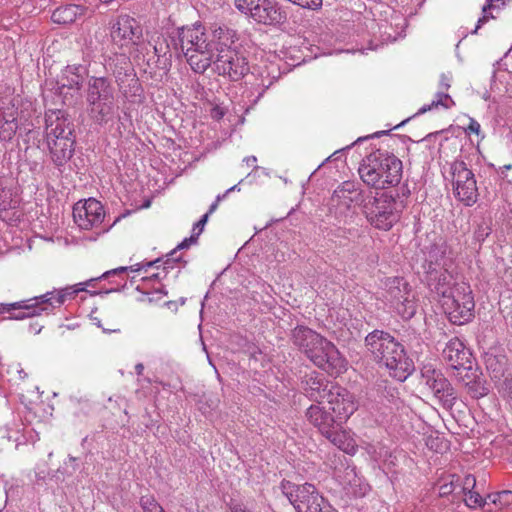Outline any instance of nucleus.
I'll return each mask as SVG.
<instances>
[{"label": "nucleus", "mask_w": 512, "mask_h": 512, "mask_svg": "<svg viewBox=\"0 0 512 512\" xmlns=\"http://www.w3.org/2000/svg\"><path fill=\"white\" fill-rule=\"evenodd\" d=\"M139 504L143 512H165L155 497L150 494L141 496Z\"/></svg>", "instance_id": "nucleus-41"}, {"label": "nucleus", "mask_w": 512, "mask_h": 512, "mask_svg": "<svg viewBox=\"0 0 512 512\" xmlns=\"http://www.w3.org/2000/svg\"><path fill=\"white\" fill-rule=\"evenodd\" d=\"M405 121L401 122L399 125L395 126L394 128H398L401 125H404Z\"/></svg>", "instance_id": "nucleus-63"}, {"label": "nucleus", "mask_w": 512, "mask_h": 512, "mask_svg": "<svg viewBox=\"0 0 512 512\" xmlns=\"http://www.w3.org/2000/svg\"><path fill=\"white\" fill-rule=\"evenodd\" d=\"M82 283L53 289L44 294L12 303H0V313H11L8 319L24 320L27 318L52 315L67 300L73 299L79 292L84 291Z\"/></svg>", "instance_id": "nucleus-4"}, {"label": "nucleus", "mask_w": 512, "mask_h": 512, "mask_svg": "<svg viewBox=\"0 0 512 512\" xmlns=\"http://www.w3.org/2000/svg\"><path fill=\"white\" fill-rule=\"evenodd\" d=\"M100 1H101V2H103V3H109V2H111L112 0H100Z\"/></svg>", "instance_id": "nucleus-62"}, {"label": "nucleus", "mask_w": 512, "mask_h": 512, "mask_svg": "<svg viewBox=\"0 0 512 512\" xmlns=\"http://www.w3.org/2000/svg\"><path fill=\"white\" fill-rule=\"evenodd\" d=\"M365 344L373 358L384 365L389 375L397 381H405L414 371V362L403 345L392 335L374 330L365 338Z\"/></svg>", "instance_id": "nucleus-3"}, {"label": "nucleus", "mask_w": 512, "mask_h": 512, "mask_svg": "<svg viewBox=\"0 0 512 512\" xmlns=\"http://www.w3.org/2000/svg\"><path fill=\"white\" fill-rule=\"evenodd\" d=\"M85 98L88 115L95 123L104 125L113 121L117 116L115 89L109 78L89 77Z\"/></svg>", "instance_id": "nucleus-8"}, {"label": "nucleus", "mask_w": 512, "mask_h": 512, "mask_svg": "<svg viewBox=\"0 0 512 512\" xmlns=\"http://www.w3.org/2000/svg\"><path fill=\"white\" fill-rule=\"evenodd\" d=\"M226 195H227L226 193H225V194H223V195H218V196L216 197V200H215V201H217V203H219V202H220V201H221V200H222Z\"/></svg>", "instance_id": "nucleus-59"}, {"label": "nucleus", "mask_w": 512, "mask_h": 512, "mask_svg": "<svg viewBox=\"0 0 512 512\" xmlns=\"http://www.w3.org/2000/svg\"><path fill=\"white\" fill-rule=\"evenodd\" d=\"M386 133H387L386 131H378V132H375L374 134H372V135H368V136H366V137H359V138L355 141V143H359V142H362V141H364V140H366V139H370V138H379V137H381L382 135H385Z\"/></svg>", "instance_id": "nucleus-51"}, {"label": "nucleus", "mask_w": 512, "mask_h": 512, "mask_svg": "<svg viewBox=\"0 0 512 512\" xmlns=\"http://www.w3.org/2000/svg\"><path fill=\"white\" fill-rule=\"evenodd\" d=\"M476 479L473 475H467L463 482V491L465 494V503L471 508L481 507L488 505L487 497L483 498L478 492L474 490Z\"/></svg>", "instance_id": "nucleus-35"}, {"label": "nucleus", "mask_w": 512, "mask_h": 512, "mask_svg": "<svg viewBox=\"0 0 512 512\" xmlns=\"http://www.w3.org/2000/svg\"><path fill=\"white\" fill-rule=\"evenodd\" d=\"M452 491H453L452 483H450V484H443V485L440 486V494L441 495L450 494Z\"/></svg>", "instance_id": "nucleus-52"}, {"label": "nucleus", "mask_w": 512, "mask_h": 512, "mask_svg": "<svg viewBox=\"0 0 512 512\" xmlns=\"http://www.w3.org/2000/svg\"><path fill=\"white\" fill-rule=\"evenodd\" d=\"M197 239L198 238L196 236H194L193 234H191V236L189 238H185L180 244H178V246L173 251L170 252L169 255H167V258L165 261L158 258V259L151 260V261L139 262V263H136L129 267L121 266V267L106 271L105 273L102 274V276L100 278L102 279V278H108L112 275L113 276L121 275L127 271H132V272H142L143 271L144 273H147L150 268H156L158 270V269H160V267L163 268V271L165 273H168L170 269H173V263L180 261L181 257L178 255V250L186 249L190 245L195 244L197 242Z\"/></svg>", "instance_id": "nucleus-19"}, {"label": "nucleus", "mask_w": 512, "mask_h": 512, "mask_svg": "<svg viewBox=\"0 0 512 512\" xmlns=\"http://www.w3.org/2000/svg\"><path fill=\"white\" fill-rule=\"evenodd\" d=\"M218 45L214 50L212 70L219 76L231 81L241 80L250 71L247 57L235 45V32L230 29H220Z\"/></svg>", "instance_id": "nucleus-6"}, {"label": "nucleus", "mask_w": 512, "mask_h": 512, "mask_svg": "<svg viewBox=\"0 0 512 512\" xmlns=\"http://www.w3.org/2000/svg\"><path fill=\"white\" fill-rule=\"evenodd\" d=\"M252 74L256 77V82L254 83L255 88L261 90L258 91L257 97L253 100V104H256L264 91L279 78L280 71L277 65L271 63L254 68Z\"/></svg>", "instance_id": "nucleus-28"}, {"label": "nucleus", "mask_w": 512, "mask_h": 512, "mask_svg": "<svg viewBox=\"0 0 512 512\" xmlns=\"http://www.w3.org/2000/svg\"><path fill=\"white\" fill-rule=\"evenodd\" d=\"M472 354L463 341L457 337L450 339L443 349L444 360L456 370L471 369Z\"/></svg>", "instance_id": "nucleus-24"}, {"label": "nucleus", "mask_w": 512, "mask_h": 512, "mask_svg": "<svg viewBox=\"0 0 512 512\" xmlns=\"http://www.w3.org/2000/svg\"><path fill=\"white\" fill-rule=\"evenodd\" d=\"M88 68L82 64L68 65L62 71L61 86L80 90L83 78L87 76Z\"/></svg>", "instance_id": "nucleus-33"}, {"label": "nucleus", "mask_w": 512, "mask_h": 512, "mask_svg": "<svg viewBox=\"0 0 512 512\" xmlns=\"http://www.w3.org/2000/svg\"><path fill=\"white\" fill-rule=\"evenodd\" d=\"M18 129L17 112L11 109L8 113H3L0 125V141H10L15 136Z\"/></svg>", "instance_id": "nucleus-36"}, {"label": "nucleus", "mask_w": 512, "mask_h": 512, "mask_svg": "<svg viewBox=\"0 0 512 512\" xmlns=\"http://www.w3.org/2000/svg\"><path fill=\"white\" fill-rule=\"evenodd\" d=\"M45 141L53 164L61 169L74 153V125L66 111L51 109L45 113Z\"/></svg>", "instance_id": "nucleus-5"}, {"label": "nucleus", "mask_w": 512, "mask_h": 512, "mask_svg": "<svg viewBox=\"0 0 512 512\" xmlns=\"http://www.w3.org/2000/svg\"><path fill=\"white\" fill-rule=\"evenodd\" d=\"M473 397L479 398L487 394V389L484 386L477 385V388L472 391Z\"/></svg>", "instance_id": "nucleus-50"}, {"label": "nucleus", "mask_w": 512, "mask_h": 512, "mask_svg": "<svg viewBox=\"0 0 512 512\" xmlns=\"http://www.w3.org/2000/svg\"><path fill=\"white\" fill-rule=\"evenodd\" d=\"M380 13L385 14V18L376 21L369 19L366 23L368 33L372 35L373 40L370 41L371 49H377L378 44L374 41L379 40L382 44L391 43L405 36L407 20L405 16L390 7H385Z\"/></svg>", "instance_id": "nucleus-13"}, {"label": "nucleus", "mask_w": 512, "mask_h": 512, "mask_svg": "<svg viewBox=\"0 0 512 512\" xmlns=\"http://www.w3.org/2000/svg\"><path fill=\"white\" fill-rule=\"evenodd\" d=\"M449 166L455 197L465 206H472L478 199L474 173L463 160L456 159Z\"/></svg>", "instance_id": "nucleus-15"}, {"label": "nucleus", "mask_w": 512, "mask_h": 512, "mask_svg": "<svg viewBox=\"0 0 512 512\" xmlns=\"http://www.w3.org/2000/svg\"><path fill=\"white\" fill-rule=\"evenodd\" d=\"M402 161L393 154L374 152L367 156L359 168L363 182L375 189L396 186L402 179Z\"/></svg>", "instance_id": "nucleus-7"}, {"label": "nucleus", "mask_w": 512, "mask_h": 512, "mask_svg": "<svg viewBox=\"0 0 512 512\" xmlns=\"http://www.w3.org/2000/svg\"><path fill=\"white\" fill-rule=\"evenodd\" d=\"M334 475L337 478V480L340 482V484L343 485L344 487H346V486L352 487L353 485H356L357 474L355 471V467L347 466L344 471V476L340 475L339 470H335Z\"/></svg>", "instance_id": "nucleus-42"}, {"label": "nucleus", "mask_w": 512, "mask_h": 512, "mask_svg": "<svg viewBox=\"0 0 512 512\" xmlns=\"http://www.w3.org/2000/svg\"><path fill=\"white\" fill-rule=\"evenodd\" d=\"M453 76L451 72L442 73L439 79V90L447 91L451 87Z\"/></svg>", "instance_id": "nucleus-47"}, {"label": "nucleus", "mask_w": 512, "mask_h": 512, "mask_svg": "<svg viewBox=\"0 0 512 512\" xmlns=\"http://www.w3.org/2000/svg\"><path fill=\"white\" fill-rule=\"evenodd\" d=\"M322 403L323 402H318L308 407L306 410V417L309 423L316 427L324 436L326 433L331 431L332 428L340 426V424H338L335 416L330 414Z\"/></svg>", "instance_id": "nucleus-25"}, {"label": "nucleus", "mask_w": 512, "mask_h": 512, "mask_svg": "<svg viewBox=\"0 0 512 512\" xmlns=\"http://www.w3.org/2000/svg\"><path fill=\"white\" fill-rule=\"evenodd\" d=\"M217 207H218V203H217V201H214L211 204V206H210V208H209L207 213H209V215H210L211 213H213L217 209Z\"/></svg>", "instance_id": "nucleus-55"}, {"label": "nucleus", "mask_w": 512, "mask_h": 512, "mask_svg": "<svg viewBox=\"0 0 512 512\" xmlns=\"http://www.w3.org/2000/svg\"><path fill=\"white\" fill-rule=\"evenodd\" d=\"M18 205V199L13 196L10 189L0 187V210L14 209Z\"/></svg>", "instance_id": "nucleus-40"}, {"label": "nucleus", "mask_w": 512, "mask_h": 512, "mask_svg": "<svg viewBox=\"0 0 512 512\" xmlns=\"http://www.w3.org/2000/svg\"><path fill=\"white\" fill-rule=\"evenodd\" d=\"M208 218H209V213H205L200 219L198 222H196L194 225H193V228H192V234L194 236H196L197 238L200 236V234L203 232L204 230V227L208 221Z\"/></svg>", "instance_id": "nucleus-46"}, {"label": "nucleus", "mask_w": 512, "mask_h": 512, "mask_svg": "<svg viewBox=\"0 0 512 512\" xmlns=\"http://www.w3.org/2000/svg\"><path fill=\"white\" fill-rule=\"evenodd\" d=\"M18 373L20 375V378H22V379H24L27 376V374L22 369L19 370Z\"/></svg>", "instance_id": "nucleus-60"}, {"label": "nucleus", "mask_w": 512, "mask_h": 512, "mask_svg": "<svg viewBox=\"0 0 512 512\" xmlns=\"http://www.w3.org/2000/svg\"><path fill=\"white\" fill-rule=\"evenodd\" d=\"M235 190H239L238 185H234V186H232L231 188H229V189L226 191V194H228V193H229V192H231V191H235Z\"/></svg>", "instance_id": "nucleus-58"}, {"label": "nucleus", "mask_w": 512, "mask_h": 512, "mask_svg": "<svg viewBox=\"0 0 512 512\" xmlns=\"http://www.w3.org/2000/svg\"><path fill=\"white\" fill-rule=\"evenodd\" d=\"M467 131L470 133H474L476 135H480L481 133V126L480 124L473 118H470L469 125L467 127Z\"/></svg>", "instance_id": "nucleus-48"}, {"label": "nucleus", "mask_w": 512, "mask_h": 512, "mask_svg": "<svg viewBox=\"0 0 512 512\" xmlns=\"http://www.w3.org/2000/svg\"><path fill=\"white\" fill-rule=\"evenodd\" d=\"M292 340L315 366L327 373L339 375L346 370L345 359L336 346L314 330L297 326L292 331Z\"/></svg>", "instance_id": "nucleus-2"}, {"label": "nucleus", "mask_w": 512, "mask_h": 512, "mask_svg": "<svg viewBox=\"0 0 512 512\" xmlns=\"http://www.w3.org/2000/svg\"><path fill=\"white\" fill-rule=\"evenodd\" d=\"M500 394L512 408V377H506L499 389Z\"/></svg>", "instance_id": "nucleus-43"}, {"label": "nucleus", "mask_w": 512, "mask_h": 512, "mask_svg": "<svg viewBox=\"0 0 512 512\" xmlns=\"http://www.w3.org/2000/svg\"><path fill=\"white\" fill-rule=\"evenodd\" d=\"M382 298L389 310L403 319H411L417 310L415 295L402 277H389L383 282Z\"/></svg>", "instance_id": "nucleus-11"}, {"label": "nucleus", "mask_w": 512, "mask_h": 512, "mask_svg": "<svg viewBox=\"0 0 512 512\" xmlns=\"http://www.w3.org/2000/svg\"><path fill=\"white\" fill-rule=\"evenodd\" d=\"M453 105H455V102L451 98V96L448 93L439 90L435 94L434 99L431 101V103L427 104V105H423L418 110L417 114H424L427 111H431V110L439 109V108L449 109Z\"/></svg>", "instance_id": "nucleus-37"}, {"label": "nucleus", "mask_w": 512, "mask_h": 512, "mask_svg": "<svg viewBox=\"0 0 512 512\" xmlns=\"http://www.w3.org/2000/svg\"><path fill=\"white\" fill-rule=\"evenodd\" d=\"M454 253L446 242L433 244L427 254L423 268L425 274L430 270H446L450 271L454 267Z\"/></svg>", "instance_id": "nucleus-23"}, {"label": "nucleus", "mask_w": 512, "mask_h": 512, "mask_svg": "<svg viewBox=\"0 0 512 512\" xmlns=\"http://www.w3.org/2000/svg\"><path fill=\"white\" fill-rule=\"evenodd\" d=\"M142 35L140 23L129 15H120L111 28L112 41L121 48L134 46Z\"/></svg>", "instance_id": "nucleus-22"}, {"label": "nucleus", "mask_w": 512, "mask_h": 512, "mask_svg": "<svg viewBox=\"0 0 512 512\" xmlns=\"http://www.w3.org/2000/svg\"><path fill=\"white\" fill-rule=\"evenodd\" d=\"M222 27L206 32L201 24L183 26L177 29L176 37H172V52L184 55L190 68L198 74H203L211 65L215 46L220 39Z\"/></svg>", "instance_id": "nucleus-1"}, {"label": "nucleus", "mask_w": 512, "mask_h": 512, "mask_svg": "<svg viewBox=\"0 0 512 512\" xmlns=\"http://www.w3.org/2000/svg\"><path fill=\"white\" fill-rule=\"evenodd\" d=\"M282 494L293 505L296 512H329L330 504L318 492L314 485L304 483L296 485L283 480L280 483Z\"/></svg>", "instance_id": "nucleus-12"}, {"label": "nucleus", "mask_w": 512, "mask_h": 512, "mask_svg": "<svg viewBox=\"0 0 512 512\" xmlns=\"http://www.w3.org/2000/svg\"><path fill=\"white\" fill-rule=\"evenodd\" d=\"M332 386H336V384L326 381L325 378L317 372H312L306 375L305 378V395L316 403L324 402L328 398Z\"/></svg>", "instance_id": "nucleus-26"}, {"label": "nucleus", "mask_w": 512, "mask_h": 512, "mask_svg": "<svg viewBox=\"0 0 512 512\" xmlns=\"http://www.w3.org/2000/svg\"><path fill=\"white\" fill-rule=\"evenodd\" d=\"M334 446L349 455H354L357 451V444L351 431L342 425L335 426L331 431L324 435Z\"/></svg>", "instance_id": "nucleus-30"}, {"label": "nucleus", "mask_w": 512, "mask_h": 512, "mask_svg": "<svg viewBox=\"0 0 512 512\" xmlns=\"http://www.w3.org/2000/svg\"><path fill=\"white\" fill-rule=\"evenodd\" d=\"M363 201V195L354 182L345 181L338 186L330 199V210L336 217H351L356 212V206Z\"/></svg>", "instance_id": "nucleus-18"}, {"label": "nucleus", "mask_w": 512, "mask_h": 512, "mask_svg": "<svg viewBox=\"0 0 512 512\" xmlns=\"http://www.w3.org/2000/svg\"><path fill=\"white\" fill-rule=\"evenodd\" d=\"M104 332H116L117 330L116 329H113V330H106V329H103Z\"/></svg>", "instance_id": "nucleus-61"}, {"label": "nucleus", "mask_w": 512, "mask_h": 512, "mask_svg": "<svg viewBox=\"0 0 512 512\" xmlns=\"http://www.w3.org/2000/svg\"><path fill=\"white\" fill-rule=\"evenodd\" d=\"M43 329V325L39 324L38 322H31L28 325V332L34 335L39 334Z\"/></svg>", "instance_id": "nucleus-49"}, {"label": "nucleus", "mask_w": 512, "mask_h": 512, "mask_svg": "<svg viewBox=\"0 0 512 512\" xmlns=\"http://www.w3.org/2000/svg\"><path fill=\"white\" fill-rule=\"evenodd\" d=\"M167 273H165L163 270L162 272H155L152 273L150 276H144L142 277V284L138 285L136 287V290L141 292L143 294L140 301L142 302H148V303H158L161 301L166 295L167 291L164 290L162 285H159L158 287H153L152 290H148V284L151 281L160 280L163 277L166 276Z\"/></svg>", "instance_id": "nucleus-31"}, {"label": "nucleus", "mask_w": 512, "mask_h": 512, "mask_svg": "<svg viewBox=\"0 0 512 512\" xmlns=\"http://www.w3.org/2000/svg\"><path fill=\"white\" fill-rule=\"evenodd\" d=\"M404 208V201L398 195L383 192L364 206V213L373 227L388 231L400 220Z\"/></svg>", "instance_id": "nucleus-10"}, {"label": "nucleus", "mask_w": 512, "mask_h": 512, "mask_svg": "<svg viewBox=\"0 0 512 512\" xmlns=\"http://www.w3.org/2000/svg\"><path fill=\"white\" fill-rule=\"evenodd\" d=\"M119 93L129 103H140L143 98V88L136 76V73L129 75L122 81L116 83Z\"/></svg>", "instance_id": "nucleus-32"}, {"label": "nucleus", "mask_w": 512, "mask_h": 512, "mask_svg": "<svg viewBox=\"0 0 512 512\" xmlns=\"http://www.w3.org/2000/svg\"><path fill=\"white\" fill-rule=\"evenodd\" d=\"M132 55L135 61L148 68L168 71L172 63V47L166 36L158 32L147 33V39L134 44Z\"/></svg>", "instance_id": "nucleus-9"}, {"label": "nucleus", "mask_w": 512, "mask_h": 512, "mask_svg": "<svg viewBox=\"0 0 512 512\" xmlns=\"http://www.w3.org/2000/svg\"><path fill=\"white\" fill-rule=\"evenodd\" d=\"M232 512H247L245 509H243L240 505H235L232 508Z\"/></svg>", "instance_id": "nucleus-56"}, {"label": "nucleus", "mask_w": 512, "mask_h": 512, "mask_svg": "<svg viewBox=\"0 0 512 512\" xmlns=\"http://www.w3.org/2000/svg\"><path fill=\"white\" fill-rule=\"evenodd\" d=\"M248 166H255L257 158L255 156H248L243 160Z\"/></svg>", "instance_id": "nucleus-53"}, {"label": "nucleus", "mask_w": 512, "mask_h": 512, "mask_svg": "<svg viewBox=\"0 0 512 512\" xmlns=\"http://www.w3.org/2000/svg\"><path fill=\"white\" fill-rule=\"evenodd\" d=\"M85 12V7L76 4H66L56 8L51 16L54 23L71 24Z\"/></svg>", "instance_id": "nucleus-34"}, {"label": "nucleus", "mask_w": 512, "mask_h": 512, "mask_svg": "<svg viewBox=\"0 0 512 512\" xmlns=\"http://www.w3.org/2000/svg\"><path fill=\"white\" fill-rule=\"evenodd\" d=\"M488 504L492 503L498 508H504L512 503V491L503 490L487 495Z\"/></svg>", "instance_id": "nucleus-39"}, {"label": "nucleus", "mask_w": 512, "mask_h": 512, "mask_svg": "<svg viewBox=\"0 0 512 512\" xmlns=\"http://www.w3.org/2000/svg\"><path fill=\"white\" fill-rule=\"evenodd\" d=\"M326 402L340 425L346 423L358 409L355 396L339 385L332 386Z\"/></svg>", "instance_id": "nucleus-21"}, {"label": "nucleus", "mask_w": 512, "mask_h": 512, "mask_svg": "<svg viewBox=\"0 0 512 512\" xmlns=\"http://www.w3.org/2000/svg\"><path fill=\"white\" fill-rule=\"evenodd\" d=\"M92 320L94 321V324H95L97 327L101 328V322H100V320H99L98 318H96V317H95V318H93Z\"/></svg>", "instance_id": "nucleus-57"}, {"label": "nucleus", "mask_w": 512, "mask_h": 512, "mask_svg": "<svg viewBox=\"0 0 512 512\" xmlns=\"http://www.w3.org/2000/svg\"><path fill=\"white\" fill-rule=\"evenodd\" d=\"M441 306L449 320L456 325H463L474 317L475 302L470 286L456 283L449 295L440 299Z\"/></svg>", "instance_id": "nucleus-14"}, {"label": "nucleus", "mask_w": 512, "mask_h": 512, "mask_svg": "<svg viewBox=\"0 0 512 512\" xmlns=\"http://www.w3.org/2000/svg\"><path fill=\"white\" fill-rule=\"evenodd\" d=\"M105 69L114 76L116 83L135 73L130 57L125 53H115L108 57Z\"/></svg>", "instance_id": "nucleus-27"}, {"label": "nucleus", "mask_w": 512, "mask_h": 512, "mask_svg": "<svg viewBox=\"0 0 512 512\" xmlns=\"http://www.w3.org/2000/svg\"><path fill=\"white\" fill-rule=\"evenodd\" d=\"M368 411L375 425H383L391 413V409L387 406H380L378 403H370Z\"/></svg>", "instance_id": "nucleus-38"}, {"label": "nucleus", "mask_w": 512, "mask_h": 512, "mask_svg": "<svg viewBox=\"0 0 512 512\" xmlns=\"http://www.w3.org/2000/svg\"><path fill=\"white\" fill-rule=\"evenodd\" d=\"M425 277L428 287L431 291L437 293L441 299L449 295V292L453 289V286H451V282L453 280V269L450 271L430 270Z\"/></svg>", "instance_id": "nucleus-29"}, {"label": "nucleus", "mask_w": 512, "mask_h": 512, "mask_svg": "<svg viewBox=\"0 0 512 512\" xmlns=\"http://www.w3.org/2000/svg\"><path fill=\"white\" fill-rule=\"evenodd\" d=\"M104 218V207L95 198L80 200L73 207L74 222L81 230L96 229L97 235L108 232L112 225H103Z\"/></svg>", "instance_id": "nucleus-16"}, {"label": "nucleus", "mask_w": 512, "mask_h": 512, "mask_svg": "<svg viewBox=\"0 0 512 512\" xmlns=\"http://www.w3.org/2000/svg\"><path fill=\"white\" fill-rule=\"evenodd\" d=\"M235 7L255 22L273 25L283 22L286 14L274 0H235Z\"/></svg>", "instance_id": "nucleus-17"}, {"label": "nucleus", "mask_w": 512, "mask_h": 512, "mask_svg": "<svg viewBox=\"0 0 512 512\" xmlns=\"http://www.w3.org/2000/svg\"><path fill=\"white\" fill-rule=\"evenodd\" d=\"M144 371V365L142 363H138L135 365V372L138 376L142 375Z\"/></svg>", "instance_id": "nucleus-54"}, {"label": "nucleus", "mask_w": 512, "mask_h": 512, "mask_svg": "<svg viewBox=\"0 0 512 512\" xmlns=\"http://www.w3.org/2000/svg\"><path fill=\"white\" fill-rule=\"evenodd\" d=\"M304 9L318 10L322 7L323 0H288Z\"/></svg>", "instance_id": "nucleus-44"}, {"label": "nucleus", "mask_w": 512, "mask_h": 512, "mask_svg": "<svg viewBox=\"0 0 512 512\" xmlns=\"http://www.w3.org/2000/svg\"><path fill=\"white\" fill-rule=\"evenodd\" d=\"M491 233V228L485 222L478 225L474 233V238L478 242H483Z\"/></svg>", "instance_id": "nucleus-45"}, {"label": "nucleus", "mask_w": 512, "mask_h": 512, "mask_svg": "<svg viewBox=\"0 0 512 512\" xmlns=\"http://www.w3.org/2000/svg\"><path fill=\"white\" fill-rule=\"evenodd\" d=\"M421 377L443 407L450 408L454 405L456 400L454 389L441 370L431 363L424 364L421 367Z\"/></svg>", "instance_id": "nucleus-20"}]
</instances>
